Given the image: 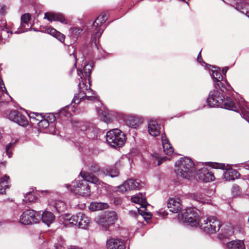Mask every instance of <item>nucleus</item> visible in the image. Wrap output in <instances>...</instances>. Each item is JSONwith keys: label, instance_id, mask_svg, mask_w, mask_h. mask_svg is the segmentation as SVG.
<instances>
[{"label": "nucleus", "instance_id": "40", "mask_svg": "<svg viewBox=\"0 0 249 249\" xmlns=\"http://www.w3.org/2000/svg\"><path fill=\"white\" fill-rule=\"evenodd\" d=\"M241 12L249 18V3L245 2L241 4Z\"/></svg>", "mask_w": 249, "mask_h": 249}, {"label": "nucleus", "instance_id": "4", "mask_svg": "<svg viewBox=\"0 0 249 249\" xmlns=\"http://www.w3.org/2000/svg\"><path fill=\"white\" fill-rule=\"evenodd\" d=\"M176 171L178 176L190 179L194 177L195 167L193 161L188 158H181L176 163Z\"/></svg>", "mask_w": 249, "mask_h": 249}, {"label": "nucleus", "instance_id": "9", "mask_svg": "<svg viewBox=\"0 0 249 249\" xmlns=\"http://www.w3.org/2000/svg\"><path fill=\"white\" fill-rule=\"evenodd\" d=\"M117 219L118 216L115 212L107 211L97 217L96 222L105 230H109L110 226L114 225Z\"/></svg>", "mask_w": 249, "mask_h": 249}, {"label": "nucleus", "instance_id": "26", "mask_svg": "<svg viewBox=\"0 0 249 249\" xmlns=\"http://www.w3.org/2000/svg\"><path fill=\"white\" fill-rule=\"evenodd\" d=\"M161 141L164 153L168 155L172 154L173 153L174 149L165 134L161 135Z\"/></svg>", "mask_w": 249, "mask_h": 249}, {"label": "nucleus", "instance_id": "59", "mask_svg": "<svg viewBox=\"0 0 249 249\" xmlns=\"http://www.w3.org/2000/svg\"><path fill=\"white\" fill-rule=\"evenodd\" d=\"M129 213H130V214H131V213L135 215H136L137 214L135 212H131V211H130Z\"/></svg>", "mask_w": 249, "mask_h": 249}, {"label": "nucleus", "instance_id": "42", "mask_svg": "<svg viewBox=\"0 0 249 249\" xmlns=\"http://www.w3.org/2000/svg\"><path fill=\"white\" fill-rule=\"evenodd\" d=\"M17 140H16L13 142H10L8 143L6 146V154L8 156L9 158H11L12 155V152L11 151V149L14 146L15 144L17 142Z\"/></svg>", "mask_w": 249, "mask_h": 249}, {"label": "nucleus", "instance_id": "21", "mask_svg": "<svg viewBox=\"0 0 249 249\" xmlns=\"http://www.w3.org/2000/svg\"><path fill=\"white\" fill-rule=\"evenodd\" d=\"M31 19V15L28 13L23 14L21 17V25L15 34H19L28 31L30 29L28 22Z\"/></svg>", "mask_w": 249, "mask_h": 249}, {"label": "nucleus", "instance_id": "20", "mask_svg": "<svg viewBox=\"0 0 249 249\" xmlns=\"http://www.w3.org/2000/svg\"><path fill=\"white\" fill-rule=\"evenodd\" d=\"M147 126L148 132L151 136L156 137L160 134L161 126L157 121L154 120L149 121L148 123Z\"/></svg>", "mask_w": 249, "mask_h": 249}, {"label": "nucleus", "instance_id": "19", "mask_svg": "<svg viewBox=\"0 0 249 249\" xmlns=\"http://www.w3.org/2000/svg\"><path fill=\"white\" fill-rule=\"evenodd\" d=\"M9 119L21 126H25L28 124L26 116L17 111H12L9 114Z\"/></svg>", "mask_w": 249, "mask_h": 249}, {"label": "nucleus", "instance_id": "50", "mask_svg": "<svg viewBox=\"0 0 249 249\" xmlns=\"http://www.w3.org/2000/svg\"><path fill=\"white\" fill-rule=\"evenodd\" d=\"M70 56L73 59L74 62V66L76 67V63H77V58H76V53L75 51L72 52V54H70Z\"/></svg>", "mask_w": 249, "mask_h": 249}, {"label": "nucleus", "instance_id": "7", "mask_svg": "<svg viewBox=\"0 0 249 249\" xmlns=\"http://www.w3.org/2000/svg\"><path fill=\"white\" fill-rule=\"evenodd\" d=\"M183 223L191 227H196L200 222L198 213L196 209L193 208H188L185 212L182 213L179 216Z\"/></svg>", "mask_w": 249, "mask_h": 249}, {"label": "nucleus", "instance_id": "37", "mask_svg": "<svg viewBox=\"0 0 249 249\" xmlns=\"http://www.w3.org/2000/svg\"><path fill=\"white\" fill-rule=\"evenodd\" d=\"M31 122L34 124H37L41 118H42V115L37 113H30L29 115Z\"/></svg>", "mask_w": 249, "mask_h": 249}, {"label": "nucleus", "instance_id": "5", "mask_svg": "<svg viewBox=\"0 0 249 249\" xmlns=\"http://www.w3.org/2000/svg\"><path fill=\"white\" fill-rule=\"evenodd\" d=\"M198 225L201 230L209 234L218 231L221 226L220 221L213 216L201 218Z\"/></svg>", "mask_w": 249, "mask_h": 249}, {"label": "nucleus", "instance_id": "30", "mask_svg": "<svg viewBox=\"0 0 249 249\" xmlns=\"http://www.w3.org/2000/svg\"><path fill=\"white\" fill-rule=\"evenodd\" d=\"M108 205L107 203L92 202L90 203L89 209L92 211H99L102 209H107Z\"/></svg>", "mask_w": 249, "mask_h": 249}, {"label": "nucleus", "instance_id": "58", "mask_svg": "<svg viewBox=\"0 0 249 249\" xmlns=\"http://www.w3.org/2000/svg\"><path fill=\"white\" fill-rule=\"evenodd\" d=\"M195 199L197 200V201H200V199H201V197H196V198L195 197Z\"/></svg>", "mask_w": 249, "mask_h": 249}, {"label": "nucleus", "instance_id": "23", "mask_svg": "<svg viewBox=\"0 0 249 249\" xmlns=\"http://www.w3.org/2000/svg\"><path fill=\"white\" fill-rule=\"evenodd\" d=\"M107 249H125L123 241L114 238H110L107 240Z\"/></svg>", "mask_w": 249, "mask_h": 249}, {"label": "nucleus", "instance_id": "16", "mask_svg": "<svg viewBox=\"0 0 249 249\" xmlns=\"http://www.w3.org/2000/svg\"><path fill=\"white\" fill-rule=\"evenodd\" d=\"M216 167L226 170L223 173V177L226 180H234L239 176V173L236 170L231 168V166L229 164L225 165L223 163L217 164Z\"/></svg>", "mask_w": 249, "mask_h": 249}, {"label": "nucleus", "instance_id": "52", "mask_svg": "<svg viewBox=\"0 0 249 249\" xmlns=\"http://www.w3.org/2000/svg\"><path fill=\"white\" fill-rule=\"evenodd\" d=\"M54 247L55 249H63L64 248L63 246L61 244H56Z\"/></svg>", "mask_w": 249, "mask_h": 249}, {"label": "nucleus", "instance_id": "17", "mask_svg": "<svg viewBox=\"0 0 249 249\" xmlns=\"http://www.w3.org/2000/svg\"><path fill=\"white\" fill-rule=\"evenodd\" d=\"M142 183L138 180L129 179L119 186L118 189L119 192L124 193L132 189H139L142 187Z\"/></svg>", "mask_w": 249, "mask_h": 249}, {"label": "nucleus", "instance_id": "32", "mask_svg": "<svg viewBox=\"0 0 249 249\" xmlns=\"http://www.w3.org/2000/svg\"><path fill=\"white\" fill-rule=\"evenodd\" d=\"M72 107L71 105L67 106L62 108L59 112V115L60 117L65 116L67 117H71L72 115L71 110H73Z\"/></svg>", "mask_w": 249, "mask_h": 249}, {"label": "nucleus", "instance_id": "62", "mask_svg": "<svg viewBox=\"0 0 249 249\" xmlns=\"http://www.w3.org/2000/svg\"><path fill=\"white\" fill-rule=\"evenodd\" d=\"M194 196H202V195H195Z\"/></svg>", "mask_w": 249, "mask_h": 249}, {"label": "nucleus", "instance_id": "11", "mask_svg": "<svg viewBox=\"0 0 249 249\" xmlns=\"http://www.w3.org/2000/svg\"><path fill=\"white\" fill-rule=\"evenodd\" d=\"M69 221L72 225L83 229H87L90 223V218L82 213L72 215L69 219Z\"/></svg>", "mask_w": 249, "mask_h": 249}, {"label": "nucleus", "instance_id": "2", "mask_svg": "<svg viewBox=\"0 0 249 249\" xmlns=\"http://www.w3.org/2000/svg\"><path fill=\"white\" fill-rule=\"evenodd\" d=\"M221 91L222 93L216 89L210 92L207 98L208 106L210 107H219L238 112L236 106L231 99L227 97L225 98L223 95L227 91L224 92L221 90Z\"/></svg>", "mask_w": 249, "mask_h": 249}, {"label": "nucleus", "instance_id": "45", "mask_svg": "<svg viewBox=\"0 0 249 249\" xmlns=\"http://www.w3.org/2000/svg\"><path fill=\"white\" fill-rule=\"evenodd\" d=\"M232 193L233 195L235 196L239 195L240 193L239 187L237 185L233 186L232 188Z\"/></svg>", "mask_w": 249, "mask_h": 249}, {"label": "nucleus", "instance_id": "14", "mask_svg": "<svg viewBox=\"0 0 249 249\" xmlns=\"http://www.w3.org/2000/svg\"><path fill=\"white\" fill-rule=\"evenodd\" d=\"M210 74L213 80V82L215 83V87L216 89H219L223 92L230 89L231 87L229 84L221 82L223 79V76L219 70H212Z\"/></svg>", "mask_w": 249, "mask_h": 249}, {"label": "nucleus", "instance_id": "36", "mask_svg": "<svg viewBox=\"0 0 249 249\" xmlns=\"http://www.w3.org/2000/svg\"><path fill=\"white\" fill-rule=\"evenodd\" d=\"M83 32V29L77 27H71L70 29V33L73 37H77Z\"/></svg>", "mask_w": 249, "mask_h": 249}, {"label": "nucleus", "instance_id": "13", "mask_svg": "<svg viewBox=\"0 0 249 249\" xmlns=\"http://www.w3.org/2000/svg\"><path fill=\"white\" fill-rule=\"evenodd\" d=\"M107 19V16L106 13H103L99 16L94 21L92 26V29L94 33L92 38H100L104 31V26L103 24L104 23Z\"/></svg>", "mask_w": 249, "mask_h": 249}, {"label": "nucleus", "instance_id": "18", "mask_svg": "<svg viewBox=\"0 0 249 249\" xmlns=\"http://www.w3.org/2000/svg\"><path fill=\"white\" fill-rule=\"evenodd\" d=\"M199 179L204 182H209L214 180L213 172L207 167H203L197 172Z\"/></svg>", "mask_w": 249, "mask_h": 249}, {"label": "nucleus", "instance_id": "39", "mask_svg": "<svg viewBox=\"0 0 249 249\" xmlns=\"http://www.w3.org/2000/svg\"><path fill=\"white\" fill-rule=\"evenodd\" d=\"M223 234L225 237H228L233 234L234 232L233 227L231 225H228L226 226V228L223 230Z\"/></svg>", "mask_w": 249, "mask_h": 249}, {"label": "nucleus", "instance_id": "49", "mask_svg": "<svg viewBox=\"0 0 249 249\" xmlns=\"http://www.w3.org/2000/svg\"><path fill=\"white\" fill-rule=\"evenodd\" d=\"M122 203V200L120 197H115L113 199V203L116 206L120 205Z\"/></svg>", "mask_w": 249, "mask_h": 249}, {"label": "nucleus", "instance_id": "57", "mask_svg": "<svg viewBox=\"0 0 249 249\" xmlns=\"http://www.w3.org/2000/svg\"><path fill=\"white\" fill-rule=\"evenodd\" d=\"M51 116L52 118L50 120H52L53 121H54L55 117L54 116V115L51 114Z\"/></svg>", "mask_w": 249, "mask_h": 249}, {"label": "nucleus", "instance_id": "3", "mask_svg": "<svg viewBox=\"0 0 249 249\" xmlns=\"http://www.w3.org/2000/svg\"><path fill=\"white\" fill-rule=\"evenodd\" d=\"M80 175L83 178V180L73 182V188L71 189V192L83 196H88L90 195V190L87 182L95 184H99L100 181L98 178L92 173L81 172Z\"/></svg>", "mask_w": 249, "mask_h": 249}, {"label": "nucleus", "instance_id": "22", "mask_svg": "<svg viewBox=\"0 0 249 249\" xmlns=\"http://www.w3.org/2000/svg\"><path fill=\"white\" fill-rule=\"evenodd\" d=\"M170 211L174 213H177L181 210L180 199L178 197L170 198L167 204Z\"/></svg>", "mask_w": 249, "mask_h": 249}, {"label": "nucleus", "instance_id": "56", "mask_svg": "<svg viewBox=\"0 0 249 249\" xmlns=\"http://www.w3.org/2000/svg\"><path fill=\"white\" fill-rule=\"evenodd\" d=\"M229 69V68L226 67H225L222 70V72L224 74H225L227 71Z\"/></svg>", "mask_w": 249, "mask_h": 249}, {"label": "nucleus", "instance_id": "55", "mask_svg": "<svg viewBox=\"0 0 249 249\" xmlns=\"http://www.w3.org/2000/svg\"><path fill=\"white\" fill-rule=\"evenodd\" d=\"M77 74H78V75H79L80 76V78L82 79V76H81V75H83V73L82 71L81 70H80V69H77Z\"/></svg>", "mask_w": 249, "mask_h": 249}, {"label": "nucleus", "instance_id": "43", "mask_svg": "<svg viewBox=\"0 0 249 249\" xmlns=\"http://www.w3.org/2000/svg\"><path fill=\"white\" fill-rule=\"evenodd\" d=\"M147 205H148L147 203L144 206H140L139 208H138V211L139 213L142 216H144L145 212H146L147 211Z\"/></svg>", "mask_w": 249, "mask_h": 249}, {"label": "nucleus", "instance_id": "31", "mask_svg": "<svg viewBox=\"0 0 249 249\" xmlns=\"http://www.w3.org/2000/svg\"><path fill=\"white\" fill-rule=\"evenodd\" d=\"M9 177L5 175L0 180V194H3L5 190L9 187Z\"/></svg>", "mask_w": 249, "mask_h": 249}, {"label": "nucleus", "instance_id": "24", "mask_svg": "<svg viewBox=\"0 0 249 249\" xmlns=\"http://www.w3.org/2000/svg\"><path fill=\"white\" fill-rule=\"evenodd\" d=\"M44 18L47 19L50 22L53 21H58L61 23H66V19L63 16L59 13L53 12H47L45 14Z\"/></svg>", "mask_w": 249, "mask_h": 249}, {"label": "nucleus", "instance_id": "47", "mask_svg": "<svg viewBox=\"0 0 249 249\" xmlns=\"http://www.w3.org/2000/svg\"><path fill=\"white\" fill-rule=\"evenodd\" d=\"M55 37L62 42H64L65 40V36L59 32H58L57 34H56L55 36Z\"/></svg>", "mask_w": 249, "mask_h": 249}, {"label": "nucleus", "instance_id": "53", "mask_svg": "<svg viewBox=\"0 0 249 249\" xmlns=\"http://www.w3.org/2000/svg\"><path fill=\"white\" fill-rule=\"evenodd\" d=\"M197 61L199 62V63H200L202 61V59L201 55V51L199 52V53L197 56Z\"/></svg>", "mask_w": 249, "mask_h": 249}, {"label": "nucleus", "instance_id": "38", "mask_svg": "<svg viewBox=\"0 0 249 249\" xmlns=\"http://www.w3.org/2000/svg\"><path fill=\"white\" fill-rule=\"evenodd\" d=\"M37 124L38 125L39 128L45 129L47 128L49 126V123L47 119L44 118L42 116V118H41L40 120L37 122Z\"/></svg>", "mask_w": 249, "mask_h": 249}, {"label": "nucleus", "instance_id": "29", "mask_svg": "<svg viewBox=\"0 0 249 249\" xmlns=\"http://www.w3.org/2000/svg\"><path fill=\"white\" fill-rule=\"evenodd\" d=\"M131 201L140 206H144L147 204L145 197L142 193L136 194L131 198Z\"/></svg>", "mask_w": 249, "mask_h": 249}, {"label": "nucleus", "instance_id": "60", "mask_svg": "<svg viewBox=\"0 0 249 249\" xmlns=\"http://www.w3.org/2000/svg\"><path fill=\"white\" fill-rule=\"evenodd\" d=\"M161 162H161L160 160H159L158 161V165H160V164L161 163Z\"/></svg>", "mask_w": 249, "mask_h": 249}, {"label": "nucleus", "instance_id": "28", "mask_svg": "<svg viewBox=\"0 0 249 249\" xmlns=\"http://www.w3.org/2000/svg\"><path fill=\"white\" fill-rule=\"evenodd\" d=\"M55 216L53 213L49 211H45L42 214V221L47 226L49 225L54 220Z\"/></svg>", "mask_w": 249, "mask_h": 249}, {"label": "nucleus", "instance_id": "61", "mask_svg": "<svg viewBox=\"0 0 249 249\" xmlns=\"http://www.w3.org/2000/svg\"><path fill=\"white\" fill-rule=\"evenodd\" d=\"M67 188L69 189V187H70V185H68L67 184V186H66Z\"/></svg>", "mask_w": 249, "mask_h": 249}, {"label": "nucleus", "instance_id": "44", "mask_svg": "<svg viewBox=\"0 0 249 249\" xmlns=\"http://www.w3.org/2000/svg\"><path fill=\"white\" fill-rule=\"evenodd\" d=\"M8 10V7L5 5L0 3V14L1 15H5Z\"/></svg>", "mask_w": 249, "mask_h": 249}, {"label": "nucleus", "instance_id": "34", "mask_svg": "<svg viewBox=\"0 0 249 249\" xmlns=\"http://www.w3.org/2000/svg\"><path fill=\"white\" fill-rule=\"evenodd\" d=\"M126 124L130 127L136 128L137 125V119L133 116H129L126 119Z\"/></svg>", "mask_w": 249, "mask_h": 249}, {"label": "nucleus", "instance_id": "10", "mask_svg": "<svg viewBox=\"0 0 249 249\" xmlns=\"http://www.w3.org/2000/svg\"><path fill=\"white\" fill-rule=\"evenodd\" d=\"M74 126L78 130L83 131L89 139H95L98 137L99 130L93 124L84 122H76Z\"/></svg>", "mask_w": 249, "mask_h": 249}, {"label": "nucleus", "instance_id": "54", "mask_svg": "<svg viewBox=\"0 0 249 249\" xmlns=\"http://www.w3.org/2000/svg\"><path fill=\"white\" fill-rule=\"evenodd\" d=\"M67 249H83L81 248H80L77 246H71L67 248Z\"/></svg>", "mask_w": 249, "mask_h": 249}, {"label": "nucleus", "instance_id": "15", "mask_svg": "<svg viewBox=\"0 0 249 249\" xmlns=\"http://www.w3.org/2000/svg\"><path fill=\"white\" fill-rule=\"evenodd\" d=\"M91 170L95 173L99 172L104 176H109L111 178L118 177L119 174V172L115 165L103 168L101 170L100 169L98 166H92Z\"/></svg>", "mask_w": 249, "mask_h": 249}, {"label": "nucleus", "instance_id": "33", "mask_svg": "<svg viewBox=\"0 0 249 249\" xmlns=\"http://www.w3.org/2000/svg\"><path fill=\"white\" fill-rule=\"evenodd\" d=\"M239 107L241 112V116L249 123V108L245 104L243 106L240 105Z\"/></svg>", "mask_w": 249, "mask_h": 249}, {"label": "nucleus", "instance_id": "51", "mask_svg": "<svg viewBox=\"0 0 249 249\" xmlns=\"http://www.w3.org/2000/svg\"><path fill=\"white\" fill-rule=\"evenodd\" d=\"M144 218L150 219L152 216V214L149 212H145L144 216H143Z\"/></svg>", "mask_w": 249, "mask_h": 249}, {"label": "nucleus", "instance_id": "6", "mask_svg": "<svg viewBox=\"0 0 249 249\" xmlns=\"http://www.w3.org/2000/svg\"><path fill=\"white\" fill-rule=\"evenodd\" d=\"M124 134L118 129L108 131L106 134V141L112 147H121L125 142Z\"/></svg>", "mask_w": 249, "mask_h": 249}, {"label": "nucleus", "instance_id": "41", "mask_svg": "<svg viewBox=\"0 0 249 249\" xmlns=\"http://www.w3.org/2000/svg\"><path fill=\"white\" fill-rule=\"evenodd\" d=\"M92 68V65L91 64H87L85 65L84 67V75L86 77L88 78L89 80V76L91 73V69Z\"/></svg>", "mask_w": 249, "mask_h": 249}, {"label": "nucleus", "instance_id": "35", "mask_svg": "<svg viewBox=\"0 0 249 249\" xmlns=\"http://www.w3.org/2000/svg\"><path fill=\"white\" fill-rule=\"evenodd\" d=\"M36 198L37 197L35 195L34 193L29 192L25 195L23 201L26 203H30L34 202Z\"/></svg>", "mask_w": 249, "mask_h": 249}, {"label": "nucleus", "instance_id": "1", "mask_svg": "<svg viewBox=\"0 0 249 249\" xmlns=\"http://www.w3.org/2000/svg\"><path fill=\"white\" fill-rule=\"evenodd\" d=\"M221 91L222 93L216 89L210 92L207 98L208 106L210 107H219L238 112L236 106L231 99L227 97L225 98L223 95L227 91L224 92L221 90Z\"/></svg>", "mask_w": 249, "mask_h": 249}, {"label": "nucleus", "instance_id": "8", "mask_svg": "<svg viewBox=\"0 0 249 249\" xmlns=\"http://www.w3.org/2000/svg\"><path fill=\"white\" fill-rule=\"evenodd\" d=\"M79 92L75 95L72 101V103L78 104L82 99H86L88 100H94L97 97L92 96L93 91L83 81H80L78 84Z\"/></svg>", "mask_w": 249, "mask_h": 249}, {"label": "nucleus", "instance_id": "25", "mask_svg": "<svg viewBox=\"0 0 249 249\" xmlns=\"http://www.w3.org/2000/svg\"><path fill=\"white\" fill-rule=\"evenodd\" d=\"M49 205L52 211L58 213L63 212L66 209L65 202L60 200H53L50 202Z\"/></svg>", "mask_w": 249, "mask_h": 249}, {"label": "nucleus", "instance_id": "48", "mask_svg": "<svg viewBox=\"0 0 249 249\" xmlns=\"http://www.w3.org/2000/svg\"><path fill=\"white\" fill-rule=\"evenodd\" d=\"M0 29L2 30H4L5 29H7L6 21L5 20L0 19Z\"/></svg>", "mask_w": 249, "mask_h": 249}, {"label": "nucleus", "instance_id": "12", "mask_svg": "<svg viewBox=\"0 0 249 249\" xmlns=\"http://www.w3.org/2000/svg\"><path fill=\"white\" fill-rule=\"evenodd\" d=\"M40 215L33 210H28L20 216L19 221L23 225H31L39 222Z\"/></svg>", "mask_w": 249, "mask_h": 249}, {"label": "nucleus", "instance_id": "46", "mask_svg": "<svg viewBox=\"0 0 249 249\" xmlns=\"http://www.w3.org/2000/svg\"><path fill=\"white\" fill-rule=\"evenodd\" d=\"M46 31H47V33L50 34L51 35H52V36H53L54 37H55L56 34H57V33L58 32L53 28H49L46 30Z\"/></svg>", "mask_w": 249, "mask_h": 249}, {"label": "nucleus", "instance_id": "27", "mask_svg": "<svg viewBox=\"0 0 249 249\" xmlns=\"http://www.w3.org/2000/svg\"><path fill=\"white\" fill-rule=\"evenodd\" d=\"M227 249H246L245 244L242 240H233L227 243Z\"/></svg>", "mask_w": 249, "mask_h": 249}]
</instances>
